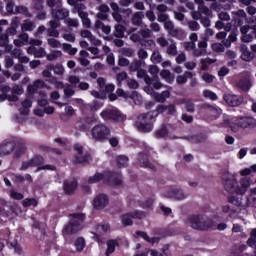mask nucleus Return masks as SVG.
Returning <instances> with one entry per match:
<instances>
[{"instance_id": "51", "label": "nucleus", "mask_w": 256, "mask_h": 256, "mask_svg": "<svg viewBox=\"0 0 256 256\" xmlns=\"http://www.w3.org/2000/svg\"><path fill=\"white\" fill-rule=\"evenodd\" d=\"M184 49H186V51H192V55H194V57H195V51H197V44H195L191 41L185 42Z\"/></svg>"}, {"instance_id": "22", "label": "nucleus", "mask_w": 256, "mask_h": 256, "mask_svg": "<svg viewBox=\"0 0 256 256\" xmlns=\"http://www.w3.org/2000/svg\"><path fill=\"white\" fill-rule=\"evenodd\" d=\"M45 87H47L45 81L37 79L32 84L28 85L27 89L30 93H37L38 89H45Z\"/></svg>"}, {"instance_id": "19", "label": "nucleus", "mask_w": 256, "mask_h": 256, "mask_svg": "<svg viewBox=\"0 0 256 256\" xmlns=\"http://www.w3.org/2000/svg\"><path fill=\"white\" fill-rule=\"evenodd\" d=\"M52 19H58V20H63L69 17V11L67 8H63V6H59L56 9H53L51 11Z\"/></svg>"}, {"instance_id": "29", "label": "nucleus", "mask_w": 256, "mask_h": 256, "mask_svg": "<svg viewBox=\"0 0 256 256\" xmlns=\"http://www.w3.org/2000/svg\"><path fill=\"white\" fill-rule=\"evenodd\" d=\"M135 237H142V239H145L147 243H151V245H155V243H159V241H161L160 237L150 238L149 235H147V232H143V231H137L135 233Z\"/></svg>"}, {"instance_id": "58", "label": "nucleus", "mask_w": 256, "mask_h": 256, "mask_svg": "<svg viewBox=\"0 0 256 256\" xmlns=\"http://www.w3.org/2000/svg\"><path fill=\"white\" fill-rule=\"evenodd\" d=\"M152 87H154V89H161L162 87H166V89H169L171 90V86H167V85H163V83H161V81H159L158 78L154 79L153 82H152Z\"/></svg>"}, {"instance_id": "39", "label": "nucleus", "mask_w": 256, "mask_h": 256, "mask_svg": "<svg viewBox=\"0 0 256 256\" xmlns=\"http://www.w3.org/2000/svg\"><path fill=\"white\" fill-rule=\"evenodd\" d=\"M192 77H193V73L186 71L183 75L176 77V83H178V85H184L187 79H191Z\"/></svg>"}, {"instance_id": "24", "label": "nucleus", "mask_w": 256, "mask_h": 256, "mask_svg": "<svg viewBox=\"0 0 256 256\" xmlns=\"http://www.w3.org/2000/svg\"><path fill=\"white\" fill-rule=\"evenodd\" d=\"M75 189H77V180H75V178H71L64 181L65 193H67L68 195H71V193H73Z\"/></svg>"}, {"instance_id": "16", "label": "nucleus", "mask_w": 256, "mask_h": 256, "mask_svg": "<svg viewBox=\"0 0 256 256\" xmlns=\"http://www.w3.org/2000/svg\"><path fill=\"white\" fill-rule=\"evenodd\" d=\"M145 217V212L135 211L133 213L124 214L122 216L123 225H133L131 219H143Z\"/></svg>"}, {"instance_id": "35", "label": "nucleus", "mask_w": 256, "mask_h": 256, "mask_svg": "<svg viewBox=\"0 0 256 256\" xmlns=\"http://www.w3.org/2000/svg\"><path fill=\"white\" fill-rule=\"evenodd\" d=\"M125 26L121 24H117L114 26V32L113 35L114 37H117L118 39H122V37H125Z\"/></svg>"}, {"instance_id": "20", "label": "nucleus", "mask_w": 256, "mask_h": 256, "mask_svg": "<svg viewBox=\"0 0 256 256\" xmlns=\"http://www.w3.org/2000/svg\"><path fill=\"white\" fill-rule=\"evenodd\" d=\"M138 164L140 165V167H145L146 169H152V171H155V165L149 162V158L145 153H140L138 155Z\"/></svg>"}, {"instance_id": "14", "label": "nucleus", "mask_w": 256, "mask_h": 256, "mask_svg": "<svg viewBox=\"0 0 256 256\" xmlns=\"http://www.w3.org/2000/svg\"><path fill=\"white\" fill-rule=\"evenodd\" d=\"M17 147V142L13 140H5L0 144V157H5V155H11L15 148Z\"/></svg>"}, {"instance_id": "43", "label": "nucleus", "mask_w": 256, "mask_h": 256, "mask_svg": "<svg viewBox=\"0 0 256 256\" xmlns=\"http://www.w3.org/2000/svg\"><path fill=\"white\" fill-rule=\"evenodd\" d=\"M49 69H52L55 75H64L65 74V67L61 64H50Z\"/></svg>"}, {"instance_id": "63", "label": "nucleus", "mask_w": 256, "mask_h": 256, "mask_svg": "<svg viewBox=\"0 0 256 256\" xmlns=\"http://www.w3.org/2000/svg\"><path fill=\"white\" fill-rule=\"evenodd\" d=\"M16 11L22 15H26V17H31V13H29V10L25 6H17Z\"/></svg>"}, {"instance_id": "38", "label": "nucleus", "mask_w": 256, "mask_h": 256, "mask_svg": "<svg viewBox=\"0 0 256 256\" xmlns=\"http://www.w3.org/2000/svg\"><path fill=\"white\" fill-rule=\"evenodd\" d=\"M150 60L152 63H154L155 65H157V63H161L163 61V56L161 55V52L159 51V49H155L152 52V55L150 57Z\"/></svg>"}, {"instance_id": "45", "label": "nucleus", "mask_w": 256, "mask_h": 256, "mask_svg": "<svg viewBox=\"0 0 256 256\" xmlns=\"http://www.w3.org/2000/svg\"><path fill=\"white\" fill-rule=\"evenodd\" d=\"M248 247H256V228L252 229L250 232V237L247 240Z\"/></svg>"}, {"instance_id": "3", "label": "nucleus", "mask_w": 256, "mask_h": 256, "mask_svg": "<svg viewBox=\"0 0 256 256\" xmlns=\"http://www.w3.org/2000/svg\"><path fill=\"white\" fill-rule=\"evenodd\" d=\"M167 111V106L165 105H158L156 108V113L153 115V112H148L146 114H140L136 121V127L139 131L143 133H149V131L153 130V124L149 121L153 119V117H157L159 113H165Z\"/></svg>"}, {"instance_id": "42", "label": "nucleus", "mask_w": 256, "mask_h": 256, "mask_svg": "<svg viewBox=\"0 0 256 256\" xmlns=\"http://www.w3.org/2000/svg\"><path fill=\"white\" fill-rule=\"evenodd\" d=\"M107 249H106V256H109L113 253H115V247H117V241L115 240H109L106 242Z\"/></svg>"}, {"instance_id": "13", "label": "nucleus", "mask_w": 256, "mask_h": 256, "mask_svg": "<svg viewBox=\"0 0 256 256\" xmlns=\"http://www.w3.org/2000/svg\"><path fill=\"white\" fill-rule=\"evenodd\" d=\"M39 165H43V156L36 155L30 160L23 161L20 171H27V169H31V167H39Z\"/></svg>"}, {"instance_id": "56", "label": "nucleus", "mask_w": 256, "mask_h": 256, "mask_svg": "<svg viewBox=\"0 0 256 256\" xmlns=\"http://www.w3.org/2000/svg\"><path fill=\"white\" fill-rule=\"evenodd\" d=\"M9 195L11 199H15L16 201H21V199H23L24 197L23 194L15 191V189H10Z\"/></svg>"}, {"instance_id": "31", "label": "nucleus", "mask_w": 256, "mask_h": 256, "mask_svg": "<svg viewBox=\"0 0 256 256\" xmlns=\"http://www.w3.org/2000/svg\"><path fill=\"white\" fill-rule=\"evenodd\" d=\"M29 43V34L23 32L18 35V39L14 40V45L16 47H23V45H27Z\"/></svg>"}, {"instance_id": "32", "label": "nucleus", "mask_w": 256, "mask_h": 256, "mask_svg": "<svg viewBox=\"0 0 256 256\" xmlns=\"http://www.w3.org/2000/svg\"><path fill=\"white\" fill-rule=\"evenodd\" d=\"M143 19H145V14H143V12H135L131 17V23L132 25L141 27V25H143Z\"/></svg>"}, {"instance_id": "10", "label": "nucleus", "mask_w": 256, "mask_h": 256, "mask_svg": "<svg viewBox=\"0 0 256 256\" xmlns=\"http://www.w3.org/2000/svg\"><path fill=\"white\" fill-rule=\"evenodd\" d=\"M104 121H125V115L117 108H107L100 113Z\"/></svg>"}, {"instance_id": "28", "label": "nucleus", "mask_w": 256, "mask_h": 256, "mask_svg": "<svg viewBox=\"0 0 256 256\" xmlns=\"http://www.w3.org/2000/svg\"><path fill=\"white\" fill-rule=\"evenodd\" d=\"M237 87L242 91H249L251 89V76H246L237 82Z\"/></svg>"}, {"instance_id": "49", "label": "nucleus", "mask_w": 256, "mask_h": 256, "mask_svg": "<svg viewBox=\"0 0 256 256\" xmlns=\"http://www.w3.org/2000/svg\"><path fill=\"white\" fill-rule=\"evenodd\" d=\"M138 33L142 39H149V37H153V30L150 28L141 29Z\"/></svg>"}, {"instance_id": "41", "label": "nucleus", "mask_w": 256, "mask_h": 256, "mask_svg": "<svg viewBox=\"0 0 256 256\" xmlns=\"http://www.w3.org/2000/svg\"><path fill=\"white\" fill-rule=\"evenodd\" d=\"M143 65H145V61L134 60L129 66V71L131 72L139 71L141 67H143Z\"/></svg>"}, {"instance_id": "48", "label": "nucleus", "mask_w": 256, "mask_h": 256, "mask_svg": "<svg viewBox=\"0 0 256 256\" xmlns=\"http://www.w3.org/2000/svg\"><path fill=\"white\" fill-rule=\"evenodd\" d=\"M74 246L76 248V251H83V249H85V238L83 237H79L75 242H74Z\"/></svg>"}, {"instance_id": "61", "label": "nucleus", "mask_w": 256, "mask_h": 256, "mask_svg": "<svg viewBox=\"0 0 256 256\" xmlns=\"http://www.w3.org/2000/svg\"><path fill=\"white\" fill-rule=\"evenodd\" d=\"M47 43L50 47H52L54 49L61 47V42H59V40H57L55 38H48Z\"/></svg>"}, {"instance_id": "33", "label": "nucleus", "mask_w": 256, "mask_h": 256, "mask_svg": "<svg viewBox=\"0 0 256 256\" xmlns=\"http://www.w3.org/2000/svg\"><path fill=\"white\" fill-rule=\"evenodd\" d=\"M167 55H171V57H175L179 55V51L177 50V42L171 41L166 48Z\"/></svg>"}, {"instance_id": "7", "label": "nucleus", "mask_w": 256, "mask_h": 256, "mask_svg": "<svg viewBox=\"0 0 256 256\" xmlns=\"http://www.w3.org/2000/svg\"><path fill=\"white\" fill-rule=\"evenodd\" d=\"M186 224L192 229L205 231L211 227V220L205 216L194 215L187 218Z\"/></svg>"}, {"instance_id": "4", "label": "nucleus", "mask_w": 256, "mask_h": 256, "mask_svg": "<svg viewBox=\"0 0 256 256\" xmlns=\"http://www.w3.org/2000/svg\"><path fill=\"white\" fill-rule=\"evenodd\" d=\"M228 126L233 133H239L241 129H255L256 119L251 116L233 117L228 121Z\"/></svg>"}, {"instance_id": "5", "label": "nucleus", "mask_w": 256, "mask_h": 256, "mask_svg": "<svg viewBox=\"0 0 256 256\" xmlns=\"http://www.w3.org/2000/svg\"><path fill=\"white\" fill-rule=\"evenodd\" d=\"M69 217H70V221L64 227L63 234L75 235V233H79V231L83 229V226H81V224L83 223V221H85V214L74 213V214H70Z\"/></svg>"}, {"instance_id": "62", "label": "nucleus", "mask_w": 256, "mask_h": 256, "mask_svg": "<svg viewBox=\"0 0 256 256\" xmlns=\"http://www.w3.org/2000/svg\"><path fill=\"white\" fill-rule=\"evenodd\" d=\"M167 249H169V246H165L164 248H162L163 253L157 250H149V251L151 256H168L167 253L165 252L167 251Z\"/></svg>"}, {"instance_id": "53", "label": "nucleus", "mask_w": 256, "mask_h": 256, "mask_svg": "<svg viewBox=\"0 0 256 256\" xmlns=\"http://www.w3.org/2000/svg\"><path fill=\"white\" fill-rule=\"evenodd\" d=\"M46 3L48 7L51 8V11H53V9H58L62 5L61 0H47Z\"/></svg>"}, {"instance_id": "60", "label": "nucleus", "mask_w": 256, "mask_h": 256, "mask_svg": "<svg viewBox=\"0 0 256 256\" xmlns=\"http://www.w3.org/2000/svg\"><path fill=\"white\" fill-rule=\"evenodd\" d=\"M64 23H66V25H68V27H79V20H77V19L67 17L64 20Z\"/></svg>"}, {"instance_id": "8", "label": "nucleus", "mask_w": 256, "mask_h": 256, "mask_svg": "<svg viewBox=\"0 0 256 256\" xmlns=\"http://www.w3.org/2000/svg\"><path fill=\"white\" fill-rule=\"evenodd\" d=\"M0 205V217L9 218L13 217V215H19L21 213V208L15 202L1 200Z\"/></svg>"}, {"instance_id": "40", "label": "nucleus", "mask_w": 256, "mask_h": 256, "mask_svg": "<svg viewBox=\"0 0 256 256\" xmlns=\"http://www.w3.org/2000/svg\"><path fill=\"white\" fill-rule=\"evenodd\" d=\"M33 29H35V22H33L31 20H25L21 24V31L23 33H25L26 31H33Z\"/></svg>"}, {"instance_id": "12", "label": "nucleus", "mask_w": 256, "mask_h": 256, "mask_svg": "<svg viewBox=\"0 0 256 256\" xmlns=\"http://www.w3.org/2000/svg\"><path fill=\"white\" fill-rule=\"evenodd\" d=\"M164 23V29L168 32L171 37H176V39H183L185 37V32L181 28H175V24L172 21L166 20Z\"/></svg>"}, {"instance_id": "30", "label": "nucleus", "mask_w": 256, "mask_h": 256, "mask_svg": "<svg viewBox=\"0 0 256 256\" xmlns=\"http://www.w3.org/2000/svg\"><path fill=\"white\" fill-rule=\"evenodd\" d=\"M153 97L157 103H165V101L171 97V90L168 89L162 93L156 92Z\"/></svg>"}, {"instance_id": "37", "label": "nucleus", "mask_w": 256, "mask_h": 256, "mask_svg": "<svg viewBox=\"0 0 256 256\" xmlns=\"http://www.w3.org/2000/svg\"><path fill=\"white\" fill-rule=\"evenodd\" d=\"M186 25L189 31H192V32H196L201 29V24H199L197 20H187Z\"/></svg>"}, {"instance_id": "2", "label": "nucleus", "mask_w": 256, "mask_h": 256, "mask_svg": "<svg viewBox=\"0 0 256 256\" xmlns=\"http://www.w3.org/2000/svg\"><path fill=\"white\" fill-rule=\"evenodd\" d=\"M233 15L240 27V33L242 34L241 41L243 43H253V39H256V24L243 25V19H247V12L243 9L233 12Z\"/></svg>"}, {"instance_id": "36", "label": "nucleus", "mask_w": 256, "mask_h": 256, "mask_svg": "<svg viewBox=\"0 0 256 256\" xmlns=\"http://www.w3.org/2000/svg\"><path fill=\"white\" fill-rule=\"evenodd\" d=\"M61 57H63V52L61 50H53L46 55L48 61H57V59H61Z\"/></svg>"}, {"instance_id": "17", "label": "nucleus", "mask_w": 256, "mask_h": 256, "mask_svg": "<svg viewBox=\"0 0 256 256\" xmlns=\"http://www.w3.org/2000/svg\"><path fill=\"white\" fill-rule=\"evenodd\" d=\"M95 209H105L109 205V197L105 194L97 195L93 200Z\"/></svg>"}, {"instance_id": "1", "label": "nucleus", "mask_w": 256, "mask_h": 256, "mask_svg": "<svg viewBox=\"0 0 256 256\" xmlns=\"http://www.w3.org/2000/svg\"><path fill=\"white\" fill-rule=\"evenodd\" d=\"M224 181V187L228 193H236V195H245L247 189L251 187V178L243 177L240 181H237V173L231 174L229 172L224 173L222 177Z\"/></svg>"}, {"instance_id": "50", "label": "nucleus", "mask_w": 256, "mask_h": 256, "mask_svg": "<svg viewBox=\"0 0 256 256\" xmlns=\"http://www.w3.org/2000/svg\"><path fill=\"white\" fill-rule=\"evenodd\" d=\"M82 20V25L86 27V29H91V19H89V13L82 14V16H79Z\"/></svg>"}, {"instance_id": "54", "label": "nucleus", "mask_w": 256, "mask_h": 256, "mask_svg": "<svg viewBox=\"0 0 256 256\" xmlns=\"http://www.w3.org/2000/svg\"><path fill=\"white\" fill-rule=\"evenodd\" d=\"M37 207V201L35 198H25L23 200V207Z\"/></svg>"}, {"instance_id": "47", "label": "nucleus", "mask_w": 256, "mask_h": 256, "mask_svg": "<svg viewBox=\"0 0 256 256\" xmlns=\"http://www.w3.org/2000/svg\"><path fill=\"white\" fill-rule=\"evenodd\" d=\"M62 48L66 53H68V55H76L78 51L77 48H73V46L69 43H63Z\"/></svg>"}, {"instance_id": "6", "label": "nucleus", "mask_w": 256, "mask_h": 256, "mask_svg": "<svg viewBox=\"0 0 256 256\" xmlns=\"http://www.w3.org/2000/svg\"><path fill=\"white\" fill-rule=\"evenodd\" d=\"M99 181H104V183H108L109 185H121L122 181L119 178V175L116 173L105 172L104 174L96 173L93 176H90L88 179V183H99Z\"/></svg>"}, {"instance_id": "18", "label": "nucleus", "mask_w": 256, "mask_h": 256, "mask_svg": "<svg viewBox=\"0 0 256 256\" xmlns=\"http://www.w3.org/2000/svg\"><path fill=\"white\" fill-rule=\"evenodd\" d=\"M67 3L68 5H71V7H73V13H78L79 17L87 14V12H85V9H87V6H85V4L77 2V0H67Z\"/></svg>"}, {"instance_id": "34", "label": "nucleus", "mask_w": 256, "mask_h": 256, "mask_svg": "<svg viewBox=\"0 0 256 256\" xmlns=\"http://www.w3.org/2000/svg\"><path fill=\"white\" fill-rule=\"evenodd\" d=\"M94 29L97 31L98 29H101L105 35H109L111 33V26L105 25L101 20H97L94 24Z\"/></svg>"}, {"instance_id": "25", "label": "nucleus", "mask_w": 256, "mask_h": 256, "mask_svg": "<svg viewBox=\"0 0 256 256\" xmlns=\"http://www.w3.org/2000/svg\"><path fill=\"white\" fill-rule=\"evenodd\" d=\"M198 48L195 50V57H201V55H205L207 53V38H204L203 40H200L198 42Z\"/></svg>"}, {"instance_id": "26", "label": "nucleus", "mask_w": 256, "mask_h": 256, "mask_svg": "<svg viewBox=\"0 0 256 256\" xmlns=\"http://www.w3.org/2000/svg\"><path fill=\"white\" fill-rule=\"evenodd\" d=\"M99 12L96 14L97 19L101 21H107L109 18V6L102 4L98 7Z\"/></svg>"}, {"instance_id": "64", "label": "nucleus", "mask_w": 256, "mask_h": 256, "mask_svg": "<svg viewBox=\"0 0 256 256\" xmlns=\"http://www.w3.org/2000/svg\"><path fill=\"white\" fill-rule=\"evenodd\" d=\"M125 79H127L126 72H121L116 75V81H117V84L119 85V87H121V83H123V81H125Z\"/></svg>"}, {"instance_id": "44", "label": "nucleus", "mask_w": 256, "mask_h": 256, "mask_svg": "<svg viewBox=\"0 0 256 256\" xmlns=\"http://www.w3.org/2000/svg\"><path fill=\"white\" fill-rule=\"evenodd\" d=\"M117 167H127L129 163V158L125 155H120L116 158Z\"/></svg>"}, {"instance_id": "27", "label": "nucleus", "mask_w": 256, "mask_h": 256, "mask_svg": "<svg viewBox=\"0 0 256 256\" xmlns=\"http://www.w3.org/2000/svg\"><path fill=\"white\" fill-rule=\"evenodd\" d=\"M0 47L5 49L6 53L13 51V44L9 43V38L5 34H0Z\"/></svg>"}, {"instance_id": "15", "label": "nucleus", "mask_w": 256, "mask_h": 256, "mask_svg": "<svg viewBox=\"0 0 256 256\" xmlns=\"http://www.w3.org/2000/svg\"><path fill=\"white\" fill-rule=\"evenodd\" d=\"M223 99L229 107H239L243 103V97L235 94H225Z\"/></svg>"}, {"instance_id": "23", "label": "nucleus", "mask_w": 256, "mask_h": 256, "mask_svg": "<svg viewBox=\"0 0 256 256\" xmlns=\"http://www.w3.org/2000/svg\"><path fill=\"white\" fill-rule=\"evenodd\" d=\"M13 159H20L21 156L27 153V145L23 142L16 143Z\"/></svg>"}, {"instance_id": "57", "label": "nucleus", "mask_w": 256, "mask_h": 256, "mask_svg": "<svg viewBox=\"0 0 256 256\" xmlns=\"http://www.w3.org/2000/svg\"><path fill=\"white\" fill-rule=\"evenodd\" d=\"M212 63H215L214 59L211 58H205L201 60V69L202 71H205L209 65H212Z\"/></svg>"}, {"instance_id": "46", "label": "nucleus", "mask_w": 256, "mask_h": 256, "mask_svg": "<svg viewBox=\"0 0 256 256\" xmlns=\"http://www.w3.org/2000/svg\"><path fill=\"white\" fill-rule=\"evenodd\" d=\"M91 161V155L85 154L82 157L76 156L74 158V163H80L81 165H85V163H89Z\"/></svg>"}, {"instance_id": "59", "label": "nucleus", "mask_w": 256, "mask_h": 256, "mask_svg": "<svg viewBox=\"0 0 256 256\" xmlns=\"http://www.w3.org/2000/svg\"><path fill=\"white\" fill-rule=\"evenodd\" d=\"M203 96L206 99H210L211 101H217V94L210 90L203 91Z\"/></svg>"}, {"instance_id": "52", "label": "nucleus", "mask_w": 256, "mask_h": 256, "mask_svg": "<svg viewBox=\"0 0 256 256\" xmlns=\"http://www.w3.org/2000/svg\"><path fill=\"white\" fill-rule=\"evenodd\" d=\"M64 95L67 97V99L73 97L75 95V89L71 85H66L64 88Z\"/></svg>"}, {"instance_id": "9", "label": "nucleus", "mask_w": 256, "mask_h": 256, "mask_svg": "<svg viewBox=\"0 0 256 256\" xmlns=\"http://www.w3.org/2000/svg\"><path fill=\"white\" fill-rule=\"evenodd\" d=\"M94 141H107L111 137V128L105 124H98L91 130Z\"/></svg>"}, {"instance_id": "21", "label": "nucleus", "mask_w": 256, "mask_h": 256, "mask_svg": "<svg viewBox=\"0 0 256 256\" xmlns=\"http://www.w3.org/2000/svg\"><path fill=\"white\" fill-rule=\"evenodd\" d=\"M240 51H241V59L243 61L249 62V61H253V59H255V54H253V52L249 51V48L247 47V45L243 44L240 46Z\"/></svg>"}, {"instance_id": "11", "label": "nucleus", "mask_w": 256, "mask_h": 256, "mask_svg": "<svg viewBox=\"0 0 256 256\" xmlns=\"http://www.w3.org/2000/svg\"><path fill=\"white\" fill-rule=\"evenodd\" d=\"M163 197H166L167 199H176V201H183V199L189 197V194L181 188L170 187L163 192Z\"/></svg>"}, {"instance_id": "55", "label": "nucleus", "mask_w": 256, "mask_h": 256, "mask_svg": "<svg viewBox=\"0 0 256 256\" xmlns=\"http://www.w3.org/2000/svg\"><path fill=\"white\" fill-rule=\"evenodd\" d=\"M160 77H162V79H165V81H167L168 83H171V81H173V77L171 76V72L169 70H162L160 72Z\"/></svg>"}]
</instances>
